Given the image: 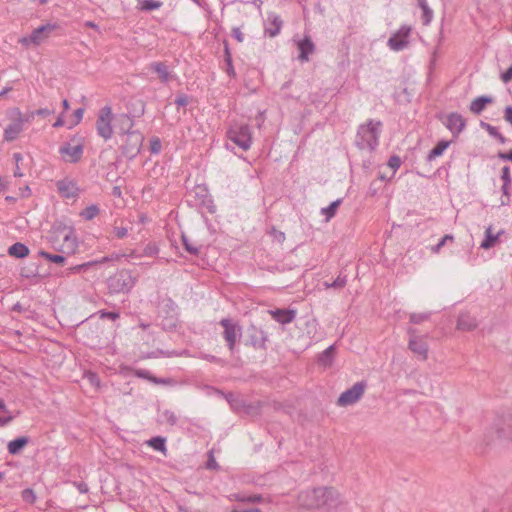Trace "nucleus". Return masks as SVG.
<instances>
[{
  "mask_svg": "<svg viewBox=\"0 0 512 512\" xmlns=\"http://www.w3.org/2000/svg\"><path fill=\"white\" fill-rule=\"evenodd\" d=\"M83 115H84L83 108H78L74 111L73 116L75 118V124H78L82 120Z\"/></svg>",
  "mask_w": 512,
  "mask_h": 512,
  "instance_id": "bf43d9fd",
  "label": "nucleus"
},
{
  "mask_svg": "<svg viewBox=\"0 0 512 512\" xmlns=\"http://www.w3.org/2000/svg\"><path fill=\"white\" fill-rule=\"evenodd\" d=\"M266 341L267 335L262 329H259L254 325H251L247 329L246 345H251L255 349H265Z\"/></svg>",
  "mask_w": 512,
  "mask_h": 512,
  "instance_id": "ddd939ff",
  "label": "nucleus"
},
{
  "mask_svg": "<svg viewBox=\"0 0 512 512\" xmlns=\"http://www.w3.org/2000/svg\"><path fill=\"white\" fill-rule=\"evenodd\" d=\"M159 421L160 423H165L170 426H174L178 422V417L173 411L166 409L160 413Z\"/></svg>",
  "mask_w": 512,
  "mask_h": 512,
  "instance_id": "c756f323",
  "label": "nucleus"
},
{
  "mask_svg": "<svg viewBox=\"0 0 512 512\" xmlns=\"http://www.w3.org/2000/svg\"><path fill=\"white\" fill-rule=\"evenodd\" d=\"M226 399L228 403L230 404L231 408L239 411L241 408L245 407V403L242 399H240L238 396L234 395L233 393H229L226 396Z\"/></svg>",
  "mask_w": 512,
  "mask_h": 512,
  "instance_id": "c9c22d12",
  "label": "nucleus"
},
{
  "mask_svg": "<svg viewBox=\"0 0 512 512\" xmlns=\"http://www.w3.org/2000/svg\"><path fill=\"white\" fill-rule=\"evenodd\" d=\"M501 79L504 83H508L512 80V65L501 75Z\"/></svg>",
  "mask_w": 512,
  "mask_h": 512,
  "instance_id": "4d7b16f0",
  "label": "nucleus"
},
{
  "mask_svg": "<svg viewBox=\"0 0 512 512\" xmlns=\"http://www.w3.org/2000/svg\"><path fill=\"white\" fill-rule=\"evenodd\" d=\"M382 122L370 119L358 127L355 145L361 150L374 151L379 145Z\"/></svg>",
  "mask_w": 512,
  "mask_h": 512,
  "instance_id": "f03ea898",
  "label": "nucleus"
},
{
  "mask_svg": "<svg viewBox=\"0 0 512 512\" xmlns=\"http://www.w3.org/2000/svg\"><path fill=\"white\" fill-rule=\"evenodd\" d=\"M8 254L17 259H22L28 256L29 248L21 242H16L8 248Z\"/></svg>",
  "mask_w": 512,
  "mask_h": 512,
  "instance_id": "393cba45",
  "label": "nucleus"
},
{
  "mask_svg": "<svg viewBox=\"0 0 512 512\" xmlns=\"http://www.w3.org/2000/svg\"><path fill=\"white\" fill-rule=\"evenodd\" d=\"M269 27L265 29V34L270 37H275L280 33L282 27V20L279 15L275 13L268 14Z\"/></svg>",
  "mask_w": 512,
  "mask_h": 512,
  "instance_id": "aec40b11",
  "label": "nucleus"
},
{
  "mask_svg": "<svg viewBox=\"0 0 512 512\" xmlns=\"http://www.w3.org/2000/svg\"><path fill=\"white\" fill-rule=\"evenodd\" d=\"M366 388L365 382H357L351 388L345 390L339 396L337 405L339 407H347L358 402L363 396Z\"/></svg>",
  "mask_w": 512,
  "mask_h": 512,
  "instance_id": "6e6552de",
  "label": "nucleus"
},
{
  "mask_svg": "<svg viewBox=\"0 0 512 512\" xmlns=\"http://www.w3.org/2000/svg\"><path fill=\"white\" fill-rule=\"evenodd\" d=\"M504 119L512 126V106H507L505 108Z\"/></svg>",
  "mask_w": 512,
  "mask_h": 512,
  "instance_id": "052dcab7",
  "label": "nucleus"
},
{
  "mask_svg": "<svg viewBox=\"0 0 512 512\" xmlns=\"http://www.w3.org/2000/svg\"><path fill=\"white\" fill-rule=\"evenodd\" d=\"M57 191L61 197L74 199L78 197L80 189L74 180L61 179L56 182Z\"/></svg>",
  "mask_w": 512,
  "mask_h": 512,
  "instance_id": "4468645a",
  "label": "nucleus"
},
{
  "mask_svg": "<svg viewBox=\"0 0 512 512\" xmlns=\"http://www.w3.org/2000/svg\"><path fill=\"white\" fill-rule=\"evenodd\" d=\"M423 14H422V22L424 25H429L433 19V10L428 6V7H425L423 9H421Z\"/></svg>",
  "mask_w": 512,
  "mask_h": 512,
  "instance_id": "a18cd8bd",
  "label": "nucleus"
},
{
  "mask_svg": "<svg viewBox=\"0 0 512 512\" xmlns=\"http://www.w3.org/2000/svg\"><path fill=\"white\" fill-rule=\"evenodd\" d=\"M232 35L233 37L238 41V42H243L244 40V35L243 33L241 32L240 28L238 27H234L232 29Z\"/></svg>",
  "mask_w": 512,
  "mask_h": 512,
  "instance_id": "13d9d810",
  "label": "nucleus"
},
{
  "mask_svg": "<svg viewBox=\"0 0 512 512\" xmlns=\"http://www.w3.org/2000/svg\"><path fill=\"white\" fill-rule=\"evenodd\" d=\"M498 157L502 160L512 162V150H510L508 152H499Z\"/></svg>",
  "mask_w": 512,
  "mask_h": 512,
  "instance_id": "680f3d73",
  "label": "nucleus"
},
{
  "mask_svg": "<svg viewBox=\"0 0 512 512\" xmlns=\"http://www.w3.org/2000/svg\"><path fill=\"white\" fill-rule=\"evenodd\" d=\"M269 313L276 322L283 325L291 323L295 319L297 314L296 310L294 309L279 308L275 310H270Z\"/></svg>",
  "mask_w": 512,
  "mask_h": 512,
  "instance_id": "6ab92c4d",
  "label": "nucleus"
},
{
  "mask_svg": "<svg viewBox=\"0 0 512 512\" xmlns=\"http://www.w3.org/2000/svg\"><path fill=\"white\" fill-rule=\"evenodd\" d=\"M182 243L185 248V250L190 253L191 255H198L199 254V248L193 245L188 237L186 235H182Z\"/></svg>",
  "mask_w": 512,
  "mask_h": 512,
  "instance_id": "a19ab883",
  "label": "nucleus"
},
{
  "mask_svg": "<svg viewBox=\"0 0 512 512\" xmlns=\"http://www.w3.org/2000/svg\"><path fill=\"white\" fill-rule=\"evenodd\" d=\"M21 498L28 504H34L37 500V496L33 489L26 488L21 492Z\"/></svg>",
  "mask_w": 512,
  "mask_h": 512,
  "instance_id": "58836bf2",
  "label": "nucleus"
},
{
  "mask_svg": "<svg viewBox=\"0 0 512 512\" xmlns=\"http://www.w3.org/2000/svg\"><path fill=\"white\" fill-rule=\"evenodd\" d=\"M226 63V72L229 76H235V71H234V68H233V65H232V58L230 59V62H225Z\"/></svg>",
  "mask_w": 512,
  "mask_h": 512,
  "instance_id": "e2e57ef3",
  "label": "nucleus"
},
{
  "mask_svg": "<svg viewBox=\"0 0 512 512\" xmlns=\"http://www.w3.org/2000/svg\"><path fill=\"white\" fill-rule=\"evenodd\" d=\"M477 327L476 319L469 313H461L457 320V328L463 331H471Z\"/></svg>",
  "mask_w": 512,
  "mask_h": 512,
  "instance_id": "412c9836",
  "label": "nucleus"
},
{
  "mask_svg": "<svg viewBox=\"0 0 512 512\" xmlns=\"http://www.w3.org/2000/svg\"><path fill=\"white\" fill-rule=\"evenodd\" d=\"M503 231L498 232L497 234L492 233V227L489 226L485 230V238L483 239L480 247L482 249L488 250L495 246V244L498 242L499 236Z\"/></svg>",
  "mask_w": 512,
  "mask_h": 512,
  "instance_id": "b1692460",
  "label": "nucleus"
},
{
  "mask_svg": "<svg viewBox=\"0 0 512 512\" xmlns=\"http://www.w3.org/2000/svg\"><path fill=\"white\" fill-rule=\"evenodd\" d=\"M59 153L65 162L77 163L83 156L84 147L82 144L71 145L70 143H64L59 147Z\"/></svg>",
  "mask_w": 512,
  "mask_h": 512,
  "instance_id": "f8f14e48",
  "label": "nucleus"
},
{
  "mask_svg": "<svg viewBox=\"0 0 512 512\" xmlns=\"http://www.w3.org/2000/svg\"><path fill=\"white\" fill-rule=\"evenodd\" d=\"M493 102V98L491 96H479L475 98L470 104V111L476 115H479L483 110H485L488 104Z\"/></svg>",
  "mask_w": 512,
  "mask_h": 512,
  "instance_id": "4be33fe9",
  "label": "nucleus"
},
{
  "mask_svg": "<svg viewBox=\"0 0 512 512\" xmlns=\"http://www.w3.org/2000/svg\"><path fill=\"white\" fill-rule=\"evenodd\" d=\"M116 125L120 132L126 134L128 137L135 138L136 151L142 145L143 136L139 131L133 130L134 121L129 114H120L116 118Z\"/></svg>",
  "mask_w": 512,
  "mask_h": 512,
  "instance_id": "0eeeda50",
  "label": "nucleus"
},
{
  "mask_svg": "<svg viewBox=\"0 0 512 512\" xmlns=\"http://www.w3.org/2000/svg\"><path fill=\"white\" fill-rule=\"evenodd\" d=\"M53 112H54V110H51L48 108H40L32 113V117H34L35 115L46 117V116L52 114Z\"/></svg>",
  "mask_w": 512,
  "mask_h": 512,
  "instance_id": "6e6d98bb",
  "label": "nucleus"
},
{
  "mask_svg": "<svg viewBox=\"0 0 512 512\" xmlns=\"http://www.w3.org/2000/svg\"><path fill=\"white\" fill-rule=\"evenodd\" d=\"M23 130V125H22V121L19 120V121H15L11 124H9L5 130H4V139L6 141H13L15 140L18 135L22 132Z\"/></svg>",
  "mask_w": 512,
  "mask_h": 512,
  "instance_id": "5701e85b",
  "label": "nucleus"
},
{
  "mask_svg": "<svg viewBox=\"0 0 512 512\" xmlns=\"http://www.w3.org/2000/svg\"><path fill=\"white\" fill-rule=\"evenodd\" d=\"M13 420V416L0 417V427L6 426Z\"/></svg>",
  "mask_w": 512,
  "mask_h": 512,
  "instance_id": "0e129e2a",
  "label": "nucleus"
},
{
  "mask_svg": "<svg viewBox=\"0 0 512 512\" xmlns=\"http://www.w3.org/2000/svg\"><path fill=\"white\" fill-rule=\"evenodd\" d=\"M149 380L155 384H163V385H167V384H171L173 383V380L171 378H158V377H149Z\"/></svg>",
  "mask_w": 512,
  "mask_h": 512,
  "instance_id": "5fc2aeb1",
  "label": "nucleus"
},
{
  "mask_svg": "<svg viewBox=\"0 0 512 512\" xmlns=\"http://www.w3.org/2000/svg\"><path fill=\"white\" fill-rule=\"evenodd\" d=\"M136 374H137V376L144 378V379H148V380H149V377H153L150 374V372L147 370H138Z\"/></svg>",
  "mask_w": 512,
  "mask_h": 512,
  "instance_id": "69168bd1",
  "label": "nucleus"
},
{
  "mask_svg": "<svg viewBox=\"0 0 512 512\" xmlns=\"http://www.w3.org/2000/svg\"><path fill=\"white\" fill-rule=\"evenodd\" d=\"M297 48L300 52L298 59L301 62H307L309 56L315 51V45L309 36H305L302 40L298 41Z\"/></svg>",
  "mask_w": 512,
  "mask_h": 512,
  "instance_id": "a211bd4d",
  "label": "nucleus"
},
{
  "mask_svg": "<svg viewBox=\"0 0 512 512\" xmlns=\"http://www.w3.org/2000/svg\"><path fill=\"white\" fill-rule=\"evenodd\" d=\"M100 318H107V319H110L112 321H115L117 320L119 317H120V314L118 312H115V311H105V310H100L98 312Z\"/></svg>",
  "mask_w": 512,
  "mask_h": 512,
  "instance_id": "8fccbe9b",
  "label": "nucleus"
},
{
  "mask_svg": "<svg viewBox=\"0 0 512 512\" xmlns=\"http://www.w3.org/2000/svg\"><path fill=\"white\" fill-rule=\"evenodd\" d=\"M499 437H510L512 435V415L501 416L494 423Z\"/></svg>",
  "mask_w": 512,
  "mask_h": 512,
  "instance_id": "f3484780",
  "label": "nucleus"
},
{
  "mask_svg": "<svg viewBox=\"0 0 512 512\" xmlns=\"http://www.w3.org/2000/svg\"><path fill=\"white\" fill-rule=\"evenodd\" d=\"M161 149H162L161 140L158 137H153L150 140V151H151V153L158 154V153H160Z\"/></svg>",
  "mask_w": 512,
  "mask_h": 512,
  "instance_id": "49530a36",
  "label": "nucleus"
},
{
  "mask_svg": "<svg viewBox=\"0 0 512 512\" xmlns=\"http://www.w3.org/2000/svg\"><path fill=\"white\" fill-rule=\"evenodd\" d=\"M29 442L27 437H18L8 443V452L12 455H17Z\"/></svg>",
  "mask_w": 512,
  "mask_h": 512,
  "instance_id": "a878e982",
  "label": "nucleus"
},
{
  "mask_svg": "<svg viewBox=\"0 0 512 512\" xmlns=\"http://www.w3.org/2000/svg\"><path fill=\"white\" fill-rule=\"evenodd\" d=\"M232 512H261L258 508H250V509H242V510H233Z\"/></svg>",
  "mask_w": 512,
  "mask_h": 512,
  "instance_id": "774afa93",
  "label": "nucleus"
},
{
  "mask_svg": "<svg viewBox=\"0 0 512 512\" xmlns=\"http://www.w3.org/2000/svg\"><path fill=\"white\" fill-rule=\"evenodd\" d=\"M480 127L486 130L491 137L498 140L500 144H505L507 142V139L498 131L497 127L484 121L480 122Z\"/></svg>",
  "mask_w": 512,
  "mask_h": 512,
  "instance_id": "cd10ccee",
  "label": "nucleus"
},
{
  "mask_svg": "<svg viewBox=\"0 0 512 512\" xmlns=\"http://www.w3.org/2000/svg\"><path fill=\"white\" fill-rule=\"evenodd\" d=\"M224 57H225V62H230V59L232 58L231 52H230V49H229L227 43H225Z\"/></svg>",
  "mask_w": 512,
  "mask_h": 512,
  "instance_id": "338daca9",
  "label": "nucleus"
},
{
  "mask_svg": "<svg viewBox=\"0 0 512 512\" xmlns=\"http://www.w3.org/2000/svg\"><path fill=\"white\" fill-rule=\"evenodd\" d=\"M223 328V339L225 340L226 346L231 353H234L236 344L242 336V327L238 322L233 321L229 318H223L219 322Z\"/></svg>",
  "mask_w": 512,
  "mask_h": 512,
  "instance_id": "39448f33",
  "label": "nucleus"
},
{
  "mask_svg": "<svg viewBox=\"0 0 512 512\" xmlns=\"http://www.w3.org/2000/svg\"><path fill=\"white\" fill-rule=\"evenodd\" d=\"M335 353V347L334 345L329 346L326 348L319 356L318 361L319 364L327 367L330 366L334 357Z\"/></svg>",
  "mask_w": 512,
  "mask_h": 512,
  "instance_id": "c85d7f7f",
  "label": "nucleus"
},
{
  "mask_svg": "<svg viewBox=\"0 0 512 512\" xmlns=\"http://www.w3.org/2000/svg\"><path fill=\"white\" fill-rule=\"evenodd\" d=\"M201 358L204 360H207L209 362L217 363L220 365H224L225 361L217 356L210 355V354H202Z\"/></svg>",
  "mask_w": 512,
  "mask_h": 512,
  "instance_id": "603ef678",
  "label": "nucleus"
},
{
  "mask_svg": "<svg viewBox=\"0 0 512 512\" xmlns=\"http://www.w3.org/2000/svg\"><path fill=\"white\" fill-rule=\"evenodd\" d=\"M227 138L243 151H247L252 145V132L247 124H235L227 130Z\"/></svg>",
  "mask_w": 512,
  "mask_h": 512,
  "instance_id": "20e7f679",
  "label": "nucleus"
},
{
  "mask_svg": "<svg viewBox=\"0 0 512 512\" xmlns=\"http://www.w3.org/2000/svg\"><path fill=\"white\" fill-rule=\"evenodd\" d=\"M453 240H454V237H453L452 235H450V234H447V235H445V236H444V237H443V238L438 242V244H436L435 246H433V247L431 248V251H432L433 253H439L440 249H441L444 245H446V243H447L448 241H451V242H452Z\"/></svg>",
  "mask_w": 512,
  "mask_h": 512,
  "instance_id": "c03bdc74",
  "label": "nucleus"
},
{
  "mask_svg": "<svg viewBox=\"0 0 512 512\" xmlns=\"http://www.w3.org/2000/svg\"><path fill=\"white\" fill-rule=\"evenodd\" d=\"M64 245L70 251L74 252L78 246L76 237L73 235V232L70 230L67 234L64 235Z\"/></svg>",
  "mask_w": 512,
  "mask_h": 512,
  "instance_id": "e433bc0d",
  "label": "nucleus"
},
{
  "mask_svg": "<svg viewBox=\"0 0 512 512\" xmlns=\"http://www.w3.org/2000/svg\"><path fill=\"white\" fill-rule=\"evenodd\" d=\"M39 256L44 258L45 260H47L49 262L56 263V264H59V265H63L65 260H66L65 257L62 256V255L51 254V253L46 252L44 250H40L39 251Z\"/></svg>",
  "mask_w": 512,
  "mask_h": 512,
  "instance_id": "72a5a7b5",
  "label": "nucleus"
},
{
  "mask_svg": "<svg viewBox=\"0 0 512 512\" xmlns=\"http://www.w3.org/2000/svg\"><path fill=\"white\" fill-rule=\"evenodd\" d=\"M235 499L237 501L241 502H248V503H259L262 502L263 497L260 494H253V495H244V494H236Z\"/></svg>",
  "mask_w": 512,
  "mask_h": 512,
  "instance_id": "4c0bfd02",
  "label": "nucleus"
},
{
  "mask_svg": "<svg viewBox=\"0 0 512 512\" xmlns=\"http://www.w3.org/2000/svg\"><path fill=\"white\" fill-rule=\"evenodd\" d=\"M100 212V209L97 205L92 204L80 212V216L85 220L94 219Z\"/></svg>",
  "mask_w": 512,
  "mask_h": 512,
  "instance_id": "f704fd0d",
  "label": "nucleus"
},
{
  "mask_svg": "<svg viewBox=\"0 0 512 512\" xmlns=\"http://www.w3.org/2000/svg\"><path fill=\"white\" fill-rule=\"evenodd\" d=\"M401 158L397 155H393L388 160V166L393 170L392 176L395 174V171L401 166Z\"/></svg>",
  "mask_w": 512,
  "mask_h": 512,
  "instance_id": "de8ad7c7",
  "label": "nucleus"
},
{
  "mask_svg": "<svg viewBox=\"0 0 512 512\" xmlns=\"http://www.w3.org/2000/svg\"><path fill=\"white\" fill-rule=\"evenodd\" d=\"M190 101V98L188 95L186 94H179L176 99H175V104L178 106V107H184L186 106Z\"/></svg>",
  "mask_w": 512,
  "mask_h": 512,
  "instance_id": "3c124183",
  "label": "nucleus"
},
{
  "mask_svg": "<svg viewBox=\"0 0 512 512\" xmlns=\"http://www.w3.org/2000/svg\"><path fill=\"white\" fill-rule=\"evenodd\" d=\"M407 333L409 335L408 348L422 360H426L428 357V344L425 341V337L417 335V330L411 327L408 328Z\"/></svg>",
  "mask_w": 512,
  "mask_h": 512,
  "instance_id": "1a4fd4ad",
  "label": "nucleus"
},
{
  "mask_svg": "<svg viewBox=\"0 0 512 512\" xmlns=\"http://www.w3.org/2000/svg\"><path fill=\"white\" fill-rule=\"evenodd\" d=\"M113 233L118 239H123L127 236L128 230L125 227H113Z\"/></svg>",
  "mask_w": 512,
  "mask_h": 512,
  "instance_id": "864d4df0",
  "label": "nucleus"
},
{
  "mask_svg": "<svg viewBox=\"0 0 512 512\" xmlns=\"http://www.w3.org/2000/svg\"><path fill=\"white\" fill-rule=\"evenodd\" d=\"M162 6V2L156 0H142L141 9L145 11H152L159 9Z\"/></svg>",
  "mask_w": 512,
  "mask_h": 512,
  "instance_id": "ea45409f",
  "label": "nucleus"
},
{
  "mask_svg": "<svg viewBox=\"0 0 512 512\" xmlns=\"http://www.w3.org/2000/svg\"><path fill=\"white\" fill-rule=\"evenodd\" d=\"M501 179L503 183L506 184V186H511L512 184V178L510 175V168L509 166H504L501 171Z\"/></svg>",
  "mask_w": 512,
  "mask_h": 512,
  "instance_id": "09e8293b",
  "label": "nucleus"
},
{
  "mask_svg": "<svg viewBox=\"0 0 512 512\" xmlns=\"http://www.w3.org/2000/svg\"><path fill=\"white\" fill-rule=\"evenodd\" d=\"M411 27L407 25L401 26L387 42L388 47L396 52L402 51L409 45V36Z\"/></svg>",
  "mask_w": 512,
  "mask_h": 512,
  "instance_id": "9d476101",
  "label": "nucleus"
},
{
  "mask_svg": "<svg viewBox=\"0 0 512 512\" xmlns=\"http://www.w3.org/2000/svg\"><path fill=\"white\" fill-rule=\"evenodd\" d=\"M148 446L159 452L166 451V439L162 436L152 437L147 441Z\"/></svg>",
  "mask_w": 512,
  "mask_h": 512,
  "instance_id": "473e14b6",
  "label": "nucleus"
},
{
  "mask_svg": "<svg viewBox=\"0 0 512 512\" xmlns=\"http://www.w3.org/2000/svg\"><path fill=\"white\" fill-rule=\"evenodd\" d=\"M112 119L113 114L110 106H104L100 109L96 121V130L98 135L104 138L105 140H109L112 137Z\"/></svg>",
  "mask_w": 512,
  "mask_h": 512,
  "instance_id": "423d86ee",
  "label": "nucleus"
},
{
  "mask_svg": "<svg viewBox=\"0 0 512 512\" xmlns=\"http://www.w3.org/2000/svg\"><path fill=\"white\" fill-rule=\"evenodd\" d=\"M84 378L87 379L91 386L96 388L100 387V379L96 373L88 371L85 373Z\"/></svg>",
  "mask_w": 512,
  "mask_h": 512,
  "instance_id": "37998d69",
  "label": "nucleus"
},
{
  "mask_svg": "<svg viewBox=\"0 0 512 512\" xmlns=\"http://www.w3.org/2000/svg\"><path fill=\"white\" fill-rule=\"evenodd\" d=\"M56 24L47 23L32 31L30 36L24 37L20 42L24 45L33 44L40 45L45 39H47L51 33L56 29Z\"/></svg>",
  "mask_w": 512,
  "mask_h": 512,
  "instance_id": "9b49d317",
  "label": "nucleus"
},
{
  "mask_svg": "<svg viewBox=\"0 0 512 512\" xmlns=\"http://www.w3.org/2000/svg\"><path fill=\"white\" fill-rule=\"evenodd\" d=\"M430 317V313H411L410 322L413 324H420Z\"/></svg>",
  "mask_w": 512,
  "mask_h": 512,
  "instance_id": "79ce46f5",
  "label": "nucleus"
},
{
  "mask_svg": "<svg viewBox=\"0 0 512 512\" xmlns=\"http://www.w3.org/2000/svg\"><path fill=\"white\" fill-rule=\"evenodd\" d=\"M450 142L441 140L439 141L436 146L428 153L426 160L428 162H432L437 157L441 156L444 151L449 147Z\"/></svg>",
  "mask_w": 512,
  "mask_h": 512,
  "instance_id": "bb28decb",
  "label": "nucleus"
},
{
  "mask_svg": "<svg viewBox=\"0 0 512 512\" xmlns=\"http://www.w3.org/2000/svg\"><path fill=\"white\" fill-rule=\"evenodd\" d=\"M444 124L454 136H458L465 129L466 120L461 114L452 112L446 117Z\"/></svg>",
  "mask_w": 512,
  "mask_h": 512,
  "instance_id": "2eb2a0df",
  "label": "nucleus"
},
{
  "mask_svg": "<svg viewBox=\"0 0 512 512\" xmlns=\"http://www.w3.org/2000/svg\"><path fill=\"white\" fill-rule=\"evenodd\" d=\"M298 503L307 509L323 508L327 511L338 509L342 505L340 494L331 487H318L299 493Z\"/></svg>",
  "mask_w": 512,
  "mask_h": 512,
  "instance_id": "f257e3e1",
  "label": "nucleus"
},
{
  "mask_svg": "<svg viewBox=\"0 0 512 512\" xmlns=\"http://www.w3.org/2000/svg\"><path fill=\"white\" fill-rule=\"evenodd\" d=\"M346 283H347V276L339 274L338 277L334 281H332V282L325 281L323 283V286L326 289L333 288L335 290H340L345 287Z\"/></svg>",
  "mask_w": 512,
  "mask_h": 512,
  "instance_id": "2f4dec72",
  "label": "nucleus"
},
{
  "mask_svg": "<svg viewBox=\"0 0 512 512\" xmlns=\"http://www.w3.org/2000/svg\"><path fill=\"white\" fill-rule=\"evenodd\" d=\"M136 284V277L127 269L118 270L107 280L110 294H127Z\"/></svg>",
  "mask_w": 512,
  "mask_h": 512,
  "instance_id": "7ed1b4c3",
  "label": "nucleus"
},
{
  "mask_svg": "<svg viewBox=\"0 0 512 512\" xmlns=\"http://www.w3.org/2000/svg\"><path fill=\"white\" fill-rule=\"evenodd\" d=\"M342 203V199H337L330 203L329 206L324 207L321 209V214L326 217V221H329L331 218H333L336 214V211L340 204Z\"/></svg>",
  "mask_w": 512,
  "mask_h": 512,
  "instance_id": "7c9ffc66",
  "label": "nucleus"
},
{
  "mask_svg": "<svg viewBox=\"0 0 512 512\" xmlns=\"http://www.w3.org/2000/svg\"><path fill=\"white\" fill-rule=\"evenodd\" d=\"M149 69L157 73L160 81L164 84L176 78V74L169 69L168 65L165 62H152L149 65Z\"/></svg>",
  "mask_w": 512,
  "mask_h": 512,
  "instance_id": "dca6fc26",
  "label": "nucleus"
}]
</instances>
